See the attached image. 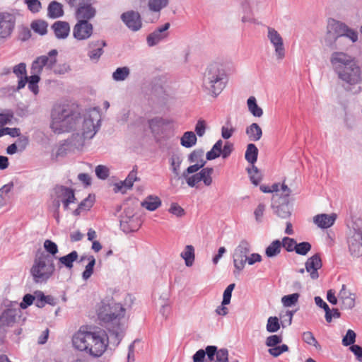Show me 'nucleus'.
<instances>
[{
	"label": "nucleus",
	"instance_id": "f257e3e1",
	"mask_svg": "<svg viewBox=\"0 0 362 362\" xmlns=\"http://www.w3.org/2000/svg\"><path fill=\"white\" fill-rule=\"evenodd\" d=\"M125 309L112 299H104L97 308L98 318L103 326L110 332V337H114L118 344L123 337L124 329L121 320L124 317Z\"/></svg>",
	"mask_w": 362,
	"mask_h": 362
},
{
	"label": "nucleus",
	"instance_id": "f03ea898",
	"mask_svg": "<svg viewBox=\"0 0 362 362\" xmlns=\"http://www.w3.org/2000/svg\"><path fill=\"white\" fill-rule=\"evenodd\" d=\"M108 337L104 330L90 331L81 327L72 337L73 346L93 357H100L108 345Z\"/></svg>",
	"mask_w": 362,
	"mask_h": 362
},
{
	"label": "nucleus",
	"instance_id": "7ed1b4c3",
	"mask_svg": "<svg viewBox=\"0 0 362 362\" xmlns=\"http://www.w3.org/2000/svg\"><path fill=\"white\" fill-rule=\"evenodd\" d=\"M81 121L80 114L69 105L57 104L52 110L50 128L55 134H62L75 129Z\"/></svg>",
	"mask_w": 362,
	"mask_h": 362
},
{
	"label": "nucleus",
	"instance_id": "20e7f679",
	"mask_svg": "<svg viewBox=\"0 0 362 362\" xmlns=\"http://www.w3.org/2000/svg\"><path fill=\"white\" fill-rule=\"evenodd\" d=\"M54 271L53 257L45 252H40L36 255L30 272L35 284H43L50 279Z\"/></svg>",
	"mask_w": 362,
	"mask_h": 362
},
{
	"label": "nucleus",
	"instance_id": "39448f33",
	"mask_svg": "<svg viewBox=\"0 0 362 362\" xmlns=\"http://www.w3.org/2000/svg\"><path fill=\"white\" fill-rule=\"evenodd\" d=\"M226 74L220 65L211 64L206 68L203 78V85L214 97L218 95L225 88Z\"/></svg>",
	"mask_w": 362,
	"mask_h": 362
},
{
	"label": "nucleus",
	"instance_id": "423d86ee",
	"mask_svg": "<svg viewBox=\"0 0 362 362\" xmlns=\"http://www.w3.org/2000/svg\"><path fill=\"white\" fill-rule=\"evenodd\" d=\"M337 75L341 81V85L346 90L354 93H358L361 90L360 87L356 88V86L362 83V71L358 64L349 66Z\"/></svg>",
	"mask_w": 362,
	"mask_h": 362
},
{
	"label": "nucleus",
	"instance_id": "0eeeda50",
	"mask_svg": "<svg viewBox=\"0 0 362 362\" xmlns=\"http://www.w3.org/2000/svg\"><path fill=\"white\" fill-rule=\"evenodd\" d=\"M251 244L245 239L241 240L233 253V262L235 270L234 274H239L244 269V259L251 252Z\"/></svg>",
	"mask_w": 362,
	"mask_h": 362
},
{
	"label": "nucleus",
	"instance_id": "6e6552de",
	"mask_svg": "<svg viewBox=\"0 0 362 362\" xmlns=\"http://www.w3.org/2000/svg\"><path fill=\"white\" fill-rule=\"evenodd\" d=\"M82 122V132L85 134L88 139H92L100 127V115L99 112L95 109L90 110L89 114L86 115Z\"/></svg>",
	"mask_w": 362,
	"mask_h": 362
},
{
	"label": "nucleus",
	"instance_id": "1a4fd4ad",
	"mask_svg": "<svg viewBox=\"0 0 362 362\" xmlns=\"http://www.w3.org/2000/svg\"><path fill=\"white\" fill-rule=\"evenodd\" d=\"M57 50L54 49L50 50L46 55L37 57L33 62L31 69L36 74H41L43 68L52 71L57 62Z\"/></svg>",
	"mask_w": 362,
	"mask_h": 362
},
{
	"label": "nucleus",
	"instance_id": "9d476101",
	"mask_svg": "<svg viewBox=\"0 0 362 362\" xmlns=\"http://www.w3.org/2000/svg\"><path fill=\"white\" fill-rule=\"evenodd\" d=\"M330 63L336 74L358 64L354 57L343 52H334L330 57Z\"/></svg>",
	"mask_w": 362,
	"mask_h": 362
},
{
	"label": "nucleus",
	"instance_id": "9b49d317",
	"mask_svg": "<svg viewBox=\"0 0 362 362\" xmlns=\"http://www.w3.org/2000/svg\"><path fill=\"white\" fill-rule=\"evenodd\" d=\"M73 37L78 41L87 40L93 34V25L87 21H77L73 28Z\"/></svg>",
	"mask_w": 362,
	"mask_h": 362
},
{
	"label": "nucleus",
	"instance_id": "f8f14e48",
	"mask_svg": "<svg viewBox=\"0 0 362 362\" xmlns=\"http://www.w3.org/2000/svg\"><path fill=\"white\" fill-rule=\"evenodd\" d=\"M267 37L274 47L275 55L278 59H282L285 57V47L283 38L274 28L268 27Z\"/></svg>",
	"mask_w": 362,
	"mask_h": 362
},
{
	"label": "nucleus",
	"instance_id": "ddd939ff",
	"mask_svg": "<svg viewBox=\"0 0 362 362\" xmlns=\"http://www.w3.org/2000/svg\"><path fill=\"white\" fill-rule=\"evenodd\" d=\"M334 23H336V20L331 19L328 22L327 27V32L323 38L322 42L325 46L329 47L331 49H338L342 47L341 42L340 40L339 35L336 31L332 28L331 25H334Z\"/></svg>",
	"mask_w": 362,
	"mask_h": 362
},
{
	"label": "nucleus",
	"instance_id": "4468645a",
	"mask_svg": "<svg viewBox=\"0 0 362 362\" xmlns=\"http://www.w3.org/2000/svg\"><path fill=\"white\" fill-rule=\"evenodd\" d=\"M331 26L338 34V36L339 35L341 41L342 40L343 37H346L352 43H355L358 41V31L349 27L346 23L336 21V23H334V25Z\"/></svg>",
	"mask_w": 362,
	"mask_h": 362
},
{
	"label": "nucleus",
	"instance_id": "2eb2a0df",
	"mask_svg": "<svg viewBox=\"0 0 362 362\" xmlns=\"http://www.w3.org/2000/svg\"><path fill=\"white\" fill-rule=\"evenodd\" d=\"M120 18L125 25L133 32L139 30L142 27L141 15L137 11L131 10L124 12Z\"/></svg>",
	"mask_w": 362,
	"mask_h": 362
},
{
	"label": "nucleus",
	"instance_id": "dca6fc26",
	"mask_svg": "<svg viewBox=\"0 0 362 362\" xmlns=\"http://www.w3.org/2000/svg\"><path fill=\"white\" fill-rule=\"evenodd\" d=\"M124 214L120 219L121 229L126 233L136 231L141 226L139 218L127 210H124Z\"/></svg>",
	"mask_w": 362,
	"mask_h": 362
},
{
	"label": "nucleus",
	"instance_id": "f3484780",
	"mask_svg": "<svg viewBox=\"0 0 362 362\" xmlns=\"http://www.w3.org/2000/svg\"><path fill=\"white\" fill-rule=\"evenodd\" d=\"M55 192L57 197L56 200V206L59 207L60 202H62L65 209H67L69 204L74 203L76 200L74 192L73 189L64 187L59 186L55 188Z\"/></svg>",
	"mask_w": 362,
	"mask_h": 362
},
{
	"label": "nucleus",
	"instance_id": "a211bd4d",
	"mask_svg": "<svg viewBox=\"0 0 362 362\" xmlns=\"http://www.w3.org/2000/svg\"><path fill=\"white\" fill-rule=\"evenodd\" d=\"M171 123L172 120L161 117H155L148 121L151 132L155 136H160L165 134L168 127Z\"/></svg>",
	"mask_w": 362,
	"mask_h": 362
},
{
	"label": "nucleus",
	"instance_id": "6ab92c4d",
	"mask_svg": "<svg viewBox=\"0 0 362 362\" xmlns=\"http://www.w3.org/2000/svg\"><path fill=\"white\" fill-rule=\"evenodd\" d=\"M170 24L165 23L163 26L158 28L153 32L150 33L146 37V42L149 47H153L165 39H166L169 33L167 30L169 29Z\"/></svg>",
	"mask_w": 362,
	"mask_h": 362
},
{
	"label": "nucleus",
	"instance_id": "aec40b11",
	"mask_svg": "<svg viewBox=\"0 0 362 362\" xmlns=\"http://www.w3.org/2000/svg\"><path fill=\"white\" fill-rule=\"evenodd\" d=\"M205 352L211 362H228V351L226 349L218 350L216 346H207Z\"/></svg>",
	"mask_w": 362,
	"mask_h": 362
},
{
	"label": "nucleus",
	"instance_id": "412c9836",
	"mask_svg": "<svg viewBox=\"0 0 362 362\" xmlns=\"http://www.w3.org/2000/svg\"><path fill=\"white\" fill-rule=\"evenodd\" d=\"M348 245L352 255H362V232L360 230H354L353 234L348 238Z\"/></svg>",
	"mask_w": 362,
	"mask_h": 362
},
{
	"label": "nucleus",
	"instance_id": "4be33fe9",
	"mask_svg": "<svg viewBox=\"0 0 362 362\" xmlns=\"http://www.w3.org/2000/svg\"><path fill=\"white\" fill-rule=\"evenodd\" d=\"M107 45L105 40H96L90 41L88 44V56L89 59L97 62L103 55L104 51L103 47Z\"/></svg>",
	"mask_w": 362,
	"mask_h": 362
},
{
	"label": "nucleus",
	"instance_id": "5701e85b",
	"mask_svg": "<svg viewBox=\"0 0 362 362\" xmlns=\"http://www.w3.org/2000/svg\"><path fill=\"white\" fill-rule=\"evenodd\" d=\"M15 25V18L8 13L0 12V37H6L12 32Z\"/></svg>",
	"mask_w": 362,
	"mask_h": 362
},
{
	"label": "nucleus",
	"instance_id": "b1692460",
	"mask_svg": "<svg viewBox=\"0 0 362 362\" xmlns=\"http://www.w3.org/2000/svg\"><path fill=\"white\" fill-rule=\"evenodd\" d=\"M305 270L310 274L312 279L315 280L318 279V270L322 267L321 257L318 253L315 254L307 259L305 263Z\"/></svg>",
	"mask_w": 362,
	"mask_h": 362
},
{
	"label": "nucleus",
	"instance_id": "393cba45",
	"mask_svg": "<svg viewBox=\"0 0 362 362\" xmlns=\"http://www.w3.org/2000/svg\"><path fill=\"white\" fill-rule=\"evenodd\" d=\"M93 1L77 7L75 16L77 21H89L93 18L96 14V9L92 5Z\"/></svg>",
	"mask_w": 362,
	"mask_h": 362
},
{
	"label": "nucleus",
	"instance_id": "a878e982",
	"mask_svg": "<svg viewBox=\"0 0 362 362\" xmlns=\"http://www.w3.org/2000/svg\"><path fill=\"white\" fill-rule=\"evenodd\" d=\"M137 170L136 166H135L132 170L129 173L127 177L124 181H121L119 182L115 183V192H122V193L125 192L127 189H129L133 187L134 182L139 180V178L137 177Z\"/></svg>",
	"mask_w": 362,
	"mask_h": 362
},
{
	"label": "nucleus",
	"instance_id": "bb28decb",
	"mask_svg": "<svg viewBox=\"0 0 362 362\" xmlns=\"http://www.w3.org/2000/svg\"><path fill=\"white\" fill-rule=\"evenodd\" d=\"M51 30L57 39L65 40L69 35L70 25L66 21H57L51 25Z\"/></svg>",
	"mask_w": 362,
	"mask_h": 362
},
{
	"label": "nucleus",
	"instance_id": "cd10ccee",
	"mask_svg": "<svg viewBox=\"0 0 362 362\" xmlns=\"http://www.w3.org/2000/svg\"><path fill=\"white\" fill-rule=\"evenodd\" d=\"M338 298L341 301L342 309H352L355 306L356 296L346 288V285L343 284L340 290Z\"/></svg>",
	"mask_w": 362,
	"mask_h": 362
},
{
	"label": "nucleus",
	"instance_id": "c85d7f7f",
	"mask_svg": "<svg viewBox=\"0 0 362 362\" xmlns=\"http://www.w3.org/2000/svg\"><path fill=\"white\" fill-rule=\"evenodd\" d=\"M337 215L335 214H322L316 215L314 218V223L321 228H327L331 227L336 220Z\"/></svg>",
	"mask_w": 362,
	"mask_h": 362
},
{
	"label": "nucleus",
	"instance_id": "c756f323",
	"mask_svg": "<svg viewBox=\"0 0 362 362\" xmlns=\"http://www.w3.org/2000/svg\"><path fill=\"white\" fill-rule=\"evenodd\" d=\"M64 11L63 9V5L57 1H51L47 7V16L52 19H56L61 18L64 16Z\"/></svg>",
	"mask_w": 362,
	"mask_h": 362
},
{
	"label": "nucleus",
	"instance_id": "7c9ffc66",
	"mask_svg": "<svg viewBox=\"0 0 362 362\" xmlns=\"http://www.w3.org/2000/svg\"><path fill=\"white\" fill-rule=\"evenodd\" d=\"M20 313L19 309H6L2 313L1 320L7 326H12L16 322V317L19 316Z\"/></svg>",
	"mask_w": 362,
	"mask_h": 362
},
{
	"label": "nucleus",
	"instance_id": "2f4dec72",
	"mask_svg": "<svg viewBox=\"0 0 362 362\" xmlns=\"http://www.w3.org/2000/svg\"><path fill=\"white\" fill-rule=\"evenodd\" d=\"M272 207L274 209V213L281 218H287L291 214V206L288 204V200H282V202L278 205H272Z\"/></svg>",
	"mask_w": 362,
	"mask_h": 362
},
{
	"label": "nucleus",
	"instance_id": "473e14b6",
	"mask_svg": "<svg viewBox=\"0 0 362 362\" xmlns=\"http://www.w3.org/2000/svg\"><path fill=\"white\" fill-rule=\"evenodd\" d=\"M245 133L252 141H259L262 136V130L257 123H252L245 129Z\"/></svg>",
	"mask_w": 362,
	"mask_h": 362
},
{
	"label": "nucleus",
	"instance_id": "72a5a7b5",
	"mask_svg": "<svg viewBox=\"0 0 362 362\" xmlns=\"http://www.w3.org/2000/svg\"><path fill=\"white\" fill-rule=\"evenodd\" d=\"M170 0H148V8L151 12L160 13L168 6Z\"/></svg>",
	"mask_w": 362,
	"mask_h": 362
},
{
	"label": "nucleus",
	"instance_id": "f704fd0d",
	"mask_svg": "<svg viewBox=\"0 0 362 362\" xmlns=\"http://www.w3.org/2000/svg\"><path fill=\"white\" fill-rule=\"evenodd\" d=\"M197 141V136L192 131L185 132L180 139L181 145L185 148H192L196 145Z\"/></svg>",
	"mask_w": 362,
	"mask_h": 362
},
{
	"label": "nucleus",
	"instance_id": "c9c22d12",
	"mask_svg": "<svg viewBox=\"0 0 362 362\" xmlns=\"http://www.w3.org/2000/svg\"><path fill=\"white\" fill-rule=\"evenodd\" d=\"M258 148L254 144H249L245 154V160L252 165L256 163L258 156Z\"/></svg>",
	"mask_w": 362,
	"mask_h": 362
},
{
	"label": "nucleus",
	"instance_id": "e433bc0d",
	"mask_svg": "<svg viewBox=\"0 0 362 362\" xmlns=\"http://www.w3.org/2000/svg\"><path fill=\"white\" fill-rule=\"evenodd\" d=\"M204 151L202 148H197L194 150L189 156L188 160L189 163H195L201 166H204L206 161L204 159Z\"/></svg>",
	"mask_w": 362,
	"mask_h": 362
},
{
	"label": "nucleus",
	"instance_id": "4c0bfd02",
	"mask_svg": "<svg viewBox=\"0 0 362 362\" xmlns=\"http://www.w3.org/2000/svg\"><path fill=\"white\" fill-rule=\"evenodd\" d=\"M161 205V201L158 197L148 196L141 202V206L148 211H153Z\"/></svg>",
	"mask_w": 362,
	"mask_h": 362
},
{
	"label": "nucleus",
	"instance_id": "58836bf2",
	"mask_svg": "<svg viewBox=\"0 0 362 362\" xmlns=\"http://www.w3.org/2000/svg\"><path fill=\"white\" fill-rule=\"evenodd\" d=\"M281 250V243L279 240H274L265 250V255L269 258L276 257Z\"/></svg>",
	"mask_w": 362,
	"mask_h": 362
},
{
	"label": "nucleus",
	"instance_id": "ea45409f",
	"mask_svg": "<svg viewBox=\"0 0 362 362\" xmlns=\"http://www.w3.org/2000/svg\"><path fill=\"white\" fill-rule=\"evenodd\" d=\"M247 104L248 110L254 117H260L262 116L263 110L258 106L256 98L254 96H251L247 99Z\"/></svg>",
	"mask_w": 362,
	"mask_h": 362
},
{
	"label": "nucleus",
	"instance_id": "a19ab883",
	"mask_svg": "<svg viewBox=\"0 0 362 362\" xmlns=\"http://www.w3.org/2000/svg\"><path fill=\"white\" fill-rule=\"evenodd\" d=\"M78 252L74 250L68 255L59 257V262L66 268L71 269L74 266V262L78 259Z\"/></svg>",
	"mask_w": 362,
	"mask_h": 362
},
{
	"label": "nucleus",
	"instance_id": "79ce46f5",
	"mask_svg": "<svg viewBox=\"0 0 362 362\" xmlns=\"http://www.w3.org/2000/svg\"><path fill=\"white\" fill-rule=\"evenodd\" d=\"M223 141L221 139L218 140L211 149L206 153V158L208 160H211L218 158L221 153V148L223 147Z\"/></svg>",
	"mask_w": 362,
	"mask_h": 362
},
{
	"label": "nucleus",
	"instance_id": "37998d69",
	"mask_svg": "<svg viewBox=\"0 0 362 362\" xmlns=\"http://www.w3.org/2000/svg\"><path fill=\"white\" fill-rule=\"evenodd\" d=\"M31 76L28 77L25 76V79H28V88L29 89L34 93L37 94L38 93V86L37 83L40 80V74H36L33 70H30Z\"/></svg>",
	"mask_w": 362,
	"mask_h": 362
},
{
	"label": "nucleus",
	"instance_id": "c03bdc74",
	"mask_svg": "<svg viewBox=\"0 0 362 362\" xmlns=\"http://www.w3.org/2000/svg\"><path fill=\"white\" fill-rule=\"evenodd\" d=\"M130 74V69L128 66L118 67L112 73V79L115 81H123L126 80Z\"/></svg>",
	"mask_w": 362,
	"mask_h": 362
},
{
	"label": "nucleus",
	"instance_id": "a18cd8bd",
	"mask_svg": "<svg viewBox=\"0 0 362 362\" xmlns=\"http://www.w3.org/2000/svg\"><path fill=\"white\" fill-rule=\"evenodd\" d=\"M180 255L185 259L186 266L191 267L194 261V247L192 245H187Z\"/></svg>",
	"mask_w": 362,
	"mask_h": 362
},
{
	"label": "nucleus",
	"instance_id": "49530a36",
	"mask_svg": "<svg viewBox=\"0 0 362 362\" xmlns=\"http://www.w3.org/2000/svg\"><path fill=\"white\" fill-rule=\"evenodd\" d=\"M86 139H88V138H86L82 132L81 133H74L71 135L70 144L75 148L79 149L83 146Z\"/></svg>",
	"mask_w": 362,
	"mask_h": 362
},
{
	"label": "nucleus",
	"instance_id": "de8ad7c7",
	"mask_svg": "<svg viewBox=\"0 0 362 362\" xmlns=\"http://www.w3.org/2000/svg\"><path fill=\"white\" fill-rule=\"evenodd\" d=\"M214 173V169L212 168H204L201 170L199 173H198L200 180L203 181L206 186H209L212 183V177L211 175Z\"/></svg>",
	"mask_w": 362,
	"mask_h": 362
},
{
	"label": "nucleus",
	"instance_id": "09e8293b",
	"mask_svg": "<svg viewBox=\"0 0 362 362\" xmlns=\"http://www.w3.org/2000/svg\"><path fill=\"white\" fill-rule=\"evenodd\" d=\"M48 24L45 21L37 20L31 23V28L34 32L43 35L47 32Z\"/></svg>",
	"mask_w": 362,
	"mask_h": 362
},
{
	"label": "nucleus",
	"instance_id": "8fccbe9b",
	"mask_svg": "<svg viewBox=\"0 0 362 362\" xmlns=\"http://www.w3.org/2000/svg\"><path fill=\"white\" fill-rule=\"evenodd\" d=\"M88 264L86 266V269L82 274V277L84 280L88 279L93 273V268L95 264V259L93 256L90 255L88 257Z\"/></svg>",
	"mask_w": 362,
	"mask_h": 362
},
{
	"label": "nucleus",
	"instance_id": "3c124183",
	"mask_svg": "<svg viewBox=\"0 0 362 362\" xmlns=\"http://www.w3.org/2000/svg\"><path fill=\"white\" fill-rule=\"evenodd\" d=\"M281 324L277 317H269L267 323V331L268 332H276L280 329Z\"/></svg>",
	"mask_w": 362,
	"mask_h": 362
},
{
	"label": "nucleus",
	"instance_id": "603ef678",
	"mask_svg": "<svg viewBox=\"0 0 362 362\" xmlns=\"http://www.w3.org/2000/svg\"><path fill=\"white\" fill-rule=\"evenodd\" d=\"M248 174L250 175V180L255 185H258L262 180V177L258 168L252 165L251 168L247 169Z\"/></svg>",
	"mask_w": 362,
	"mask_h": 362
},
{
	"label": "nucleus",
	"instance_id": "864d4df0",
	"mask_svg": "<svg viewBox=\"0 0 362 362\" xmlns=\"http://www.w3.org/2000/svg\"><path fill=\"white\" fill-rule=\"evenodd\" d=\"M299 296L298 293L286 295L282 297L281 302L285 307H291L298 302Z\"/></svg>",
	"mask_w": 362,
	"mask_h": 362
},
{
	"label": "nucleus",
	"instance_id": "5fc2aeb1",
	"mask_svg": "<svg viewBox=\"0 0 362 362\" xmlns=\"http://www.w3.org/2000/svg\"><path fill=\"white\" fill-rule=\"evenodd\" d=\"M312 245L308 242H301L296 244L295 252L300 255H306L311 250Z\"/></svg>",
	"mask_w": 362,
	"mask_h": 362
},
{
	"label": "nucleus",
	"instance_id": "6e6d98bb",
	"mask_svg": "<svg viewBox=\"0 0 362 362\" xmlns=\"http://www.w3.org/2000/svg\"><path fill=\"white\" fill-rule=\"evenodd\" d=\"M281 247H284L288 252L295 251L296 247V241L293 238H291L288 237H284L282 239Z\"/></svg>",
	"mask_w": 362,
	"mask_h": 362
},
{
	"label": "nucleus",
	"instance_id": "4d7b16f0",
	"mask_svg": "<svg viewBox=\"0 0 362 362\" xmlns=\"http://www.w3.org/2000/svg\"><path fill=\"white\" fill-rule=\"evenodd\" d=\"M356 333L352 329H348L346 335L343 337L342 344L345 346H352L356 341Z\"/></svg>",
	"mask_w": 362,
	"mask_h": 362
},
{
	"label": "nucleus",
	"instance_id": "13d9d810",
	"mask_svg": "<svg viewBox=\"0 0 362 362\" xmlns=\"http://www.w3.org/2000/svg\"><path fill=\"white\" fill-rule=\"evenodd\" d=\"M303 340L309 345L314 346L317 349H320V346L313 334L311 332H305L303 334Z\"/></svg>",
	"mask_w": 362,
	"mask_h": 362
},
{
	"label": "nucleus",
	"instance_id": "bf43d9fd",
	"mask_svg": "<svg viewBox=\"0 0 362 362\" xmlns=\"http://www.w3.org/2000/svg\"><path fill=\"white\" fill-rule=\"evenodd\" d=\"M95 175L96 176L101 180H105L109 177L110 170L109 168L103 165H98L95 168Z\"/></svg>",
	"mask_w": 362,
	"mask_h": 362
},
{
	"label": "nucleus",
	"instance_id": "052dcab7",
	"mask_svg": "<svg viewBox=\"0 0 362 362\" xmlns=\"http://www.w3.org/2000/svg\"><path fill=\"white\" fill-rule=\"evenodd\" d=\"M25 4L28 10L33 13L39 12L42 8L41 2L39 0H25Z\"/></svg>",
	"mask_w": 362,
	"mask_h": 362
},
{
	"label": "nucleus",
	"instance_id": "680f3d73",
	"mask_svg": "<svg viewBox=\"0 0 362 362\" xmlns=\"http://www.w3.org/2000/svg\"><path fill=\"white\" fill-rule=\"evenodd\" d=\"M44 248L52 256L57 255L59 251L57 245L50 240H46L44 242Z\"/></svg>",
	"mask_w": 362,
	"mask_h": 362
},
{
	"label": "nucleus",
	"instance_id": "e2e57ef3",
	"mask_svg": "<svg viewBox=\"0 0 362 362\" xmlns=\"http://www.w3.org/2000/svg\"><path fill=\"white\" fill-rule=\"evenodd\" d=\"M282 339L283 338L281 335H271L267 338L265 344L269 347H273L281 344L282 342Z\"/></svg>",
	"mask_w": 362,
	"mask_h": 362
},
{
	"label": "nucleus",
	"instance_id": "0e129e2a",
	"mask_svg": "<svg viewBox=\"0 0 362 362\" xmlns=\"http://www.w3.org/2000/svg\"><path fill=\"white\" fill-rule=\"evenodd\" d=\"M35 297V304L37 308H42L45 305V295L41 291H36L34 293Z\"/></svg>",
	"mask_w": 362,
	"mask_h": 362
},
{
	"label": "nucleus",
	"instance_id": "69168bd1",
	"mask_svg": "<svg viewBox=\"0 0 362 362\" xmlns=\"http://www.w3.org/2000/svg\"><path fill=\"white\" fill-rule=\"evenodd\" d=\"M206 129V123L204 119H199L195 125L197 135L202 137L204 135Z\"/></svg>",
	"mask_w": 362,
	"mask_h": 362
},
{
	"label": "nucleus",
	"instance_id": "338daca9",
	"mask_svg": "<svg viewBox=\"0 0 362 362\" xmlns=\"http://www.w3.org/2000/svg\"><path fill=\"white\" fill-rule=\"evenodd\" d=\"M168 211L177 217H182L185 215L184 209L177 203H172Z\"/></svg>",
	"mask_w": 362,
	"mask_h": 362
},
{
	"label": "nucleus",
	"instance_id": "774afa93",
	"mask_svg": "<svg viewBox=\"0 0 362 362\" xmlns=\"http://www.w3.org/2000/svg\"><path fill=\"white\" fill-rule=\"evenodd\" d=\"M265 209L266 206L264 204L262 203L259 204L257 208L255 209L254 211V215L257 222H262Z\"/></svg>",
	"mask_w": 362,
	"mask_h": 362
}]
</instances>
